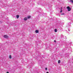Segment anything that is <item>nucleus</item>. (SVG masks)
<instances>
[{"instance_id":"1","label":"nucleus","mask_w":73,"mask_h":73,"mask_svg":"<svg viewBox=\"0 0 73 73\" xmlns=\"http://www.w3.org/2000/svg\"><path fill=\"white\" fill-rule=\"evenodd\" d=\"M67 9L68 11H70L71 9V8H70L69 6L67 7Z\"/></svg>"},{"instance_id":"2","label":"nucleus","mask_w":73,"mask_h":73,"mask_svg":"<svg viewBox=\"0 0 73 73\" xmlns=\"http://www.w3.org/2000/svg\"><path fill=\"white\" fill-rule=\"evenodd\" d=\"M4 38H8V36L6 35L4 36Z\"/></svg>"},{"instance_id":"3","label":"nucleus","mask_w":73,"mask_h":73,"mask_svg":"<svg viewBox=\"0 0 73 73\" xmlns=\"http://www.w3.org/2000/svg\"><path fill=\"white\" fill-rule=\"evenodd\" d=\"M35 33H38V31L37 30H36L35 31Z\"/></svg>"},{"instance_id":"4","label":"nucleus","mask_w":73,"mask_h":73,"mask_svg":"<svg viewBox=\"0 0 73 73\" xmlns=\"http://www.w3.org/2000/svg\"><path fill=\"white\" fill-rule=\"evenodd\" d=\"M27 18H25L24 19V20H25V21H26L27 20Z\"/></svg>"},{"instance_id":"5","label":"nucleus","mask_w":73,"mask_h":73,"mask_svg":"<svg viewBox=\"0 0 73 73\" xmlns=\"http://www.w3.org/2000/svg\"><path fill=\"white\" fill-rule=\"evenodd\" d=\"M54 32H57V30L56 29H54Z\"/></svg>"},{"instance_id":"6","label":"nucleus","mask_w":73,"mask_h":73,"mask_svg":"<svg viewBox=\"0 0 73 73\" xmlns=\"http://www.w3.org/2000/svg\"><path fill=\"white\" fill-rule=\"evenodd\" d=\"M70 2L72 3L73 4V1L72 0H70Z\"/></svg>"},{"instance_id":"7","label":"nucleus","mask_w":73,"mask_h":73,"mask_svg":"<svg viewBox=\"0 0 73 73\" xmlns=\"http://www.w3.org/2000/svg\"><path fill=\"white\" fill-rule=\"evenodd\" d=\"M31 18V17L30 16H29L28 17H27V19H30Z\"/></svg>"},{"instance_id":"8","label":"nucleus","mask_w":73,"mask_h":73,"mask_svg":"<svg viewBox=\"0 0 73 73\" xmlns=\"http://www.w3.org/2000/svg\"><path fill=\"white\" fill-rule=\"evenodd\" d=\"M19 17V15H17V19H18Z\"/></svg>"},{"instance_id":"9","label":"nucleus","mask_w":73,"mask_h":73,"mask_svg":"<svg viewBox=\"0 0 73 73\" xmlns=\"http://www.w3.org/2000/svg\"><path fill=\"white\" fill-rule=\"evenodd\" d=\"M9 58H10L11 59V58H12V56H11V55H10Z\"/></svg>"},{"instance_id":"10","label":"nucleus","mask_w":73,"mask_h":73,"mask_svg":"<svg viewBox=\"0 0 73 73\" xmlns=\"http://www.w3.org/2000/svg\"><path fill=\"white\" fill-rule=\"evenodd\" d=\"M60 60H59L58 61V64H60Z\"/></svg>"},{"instance_id":"11","label":"nucleus","mask_w":73,"mask_h":73,"mask_svg":"<svg viewBox=\"0 0 73 73\" xmlns=\"http://www.w3.org/2000/svg\"><path fill=\"white\" fill-rule=\"evenodd\" d=\"M38 43H37V42H36V45H38Z\"/></svg>"},{"instance_id":"12","label":"nucleus","mask_w":73,"mask_h":73,"mask_svg":"<svg viewBox=\"0 0 73 73\" xmlns=\"http://www.w3.org/2000/svg\"><path fill=\"white\" fill-rule=\"evenodd\" d=\"M38 62H39V63H40L41 62V60H39Z\"/></svg>"},{"instance_id":"13","label":"nucleus","mask_w":73,"mask_h":73,"mask_svg":"<svg viewBox=\"0 0 73 73\" xmlns=\"http://www.w3.org/2000/svg\"><path fill=\"white\" fill-rule=\"evenodd\" d=\"M61 15H65V14H64V13H61Z\"/></svg>"},{"instance_id":"14","label":"nucleus","mask_w":73,"mask_h":73,"mask_svg":"<svg viewBox=\"0 0 73 73\" xmlns=\"http://www.w3.org/2000/svg\"><path fill=\"white\" fill-rule=\"evenodd\" d=\"M68 25H70V23H68Z\"/></svg>"},{"instance_id":"15","label":"nucleus","mask_w":73,"mask_h":73,"mask_svg":"<svg viewBox=\"0 0 73 73\" xmlns=\"http://www.w3.org/2000/svg\"><path fill=\"white\" fill-rule=\"evenodd\" d=\"M45 69L46 70H47V68H45Z\"/></svg>"},{"instance_id":"16","label":"nucleus","mask_w":73,"mask_h":73,"mask_svg":"<svg viewBox=\"0 0 73 73\" xmlns=\"http://www.w3.org/2000/svg\"><path fill=\"white\" fill-rule=\"evenodd\" d=\"M62 10H61L60 11V13H62Z\"/></svg>"},{"instance_id":"17","label":"nucleus","mask_w":73,"mask_h":73,"mask_svg":"<svg viewBox=\"0 0 73 73\" xmlns=\"http://www.w3.org/2000/svg\"><path fill=\"white\" fill-rule=\"evenodd\" d=\"M54 42H56V40H54Z\"/></svg>"},{"instance_id":"18","label":"nucleus","mask_w":73,"mask_h":73,"mask_svg":"<svg viewBox=\"0 0 73 73\" xmlns=\"http://www.w3.org/2000/svg\"><path fill=\"white\" fill-rule=\"evenodd\" d=\"M62 8L61 7V9H60V10H62Z\"/></svg>"},{"instance_id":"19","label":"nucleus","mask_w":73,"mask_h":73,"mask_svg":"<svg viewBox=\"0 0 73 73\" xmlns=\"http://www.w3.org/2000/svg\"><path fill=\"white\" fill-rule=\"evenodd\" d=\"M6 73H9V72H7Z\"/></svg>"},{"instance_id":"20","label":"nucleus","mask_w":73,"mask_h":73,"mask_svg":"<svg viewBox=\"0 0 73 73\" xmlns=\"http://www.w3.org/2000/svg\"><path fill=\"white\" fill-rule=\"evenodd\" d=\"M46 73H49V72H47Z\"/></svg>"},{"instance_id":"21","label":"nucleus","mask_w":73,"mask_h":73,"mask_svg":"<svg viewBox=\"0 0 73 73\" xmlns=\"http://www.w3.org/2000/svg\"><path fill=\"white\" fill-rule=\"evenodd\" d=\"M29 68V69H30V68H31V67H30V68Z\"/></svg>"},{"instance_id":"22","label":"nucleus","mask_w":73,"mask_h":73,"mask_svg":"<svg viewBox=\"0 0 73 73\" xmlns=\"http://www.w3.org/2000/svg\"><path fill=\"white\" fill-rule=\"evenodd\" d=\"M68 31H70V30H68Z\"/></svg>"}]
</instances>
